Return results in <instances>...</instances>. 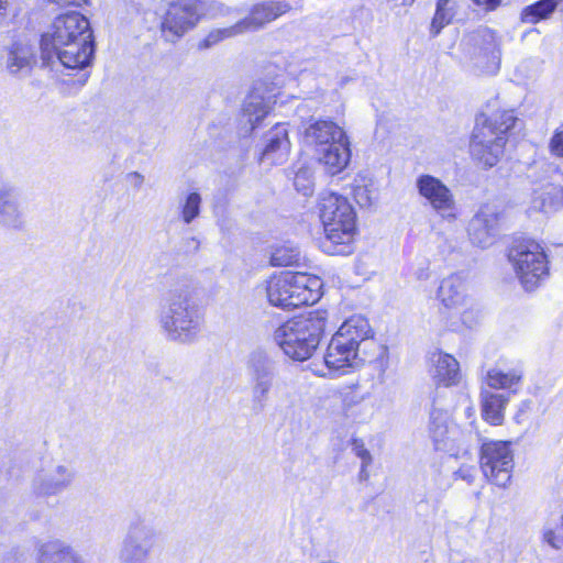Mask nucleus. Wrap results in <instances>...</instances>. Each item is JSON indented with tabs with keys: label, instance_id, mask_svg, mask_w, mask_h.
Returning a JSON list of instances; mask_svg holds the SVG:
<instances>
[{
	"label": "nucleus",
	"instance_id": "obj_1",
	"mask_svg": "<svg viewBox=\"0 0 563 563\" xmlns=\"http://www.w3.org/2000/svg\"><path fill=\"white\" fill-rule=\"evenodd\" d=\"M42 58L53 67L82 69L90 65L93 46L88 20L78 12L55 18L41 40Z\"/></svg>",
	"mask_w": 563,
	"mask_h": 563
},
{
	"label": "nucleus",
	"instance_id": "obj_2",
	"mask_svg": "<svg viewBox=\"0 0 563 563\" xmlns=\"http://www.w3.org/2000/svg\"><path fill=\"white\" fill-rule=\"evenodd\" d=\"M161 334L172 343L192 344L202 329L203 316L187 288L169 289L156 311Z\"/></svg>",
	"mask_w": 563,
	"mask_h": 563
},
{
	"label": "nucleus",
	"instance_id": "obj_3",
	"mask_svg": "<svg viewBox=\"0 0 563 563\" xmlns=\"http://www.w3.org/2000/svg\"><path fill=\"white\" fill-rule=\"evenodd\" d=\"M325 327L327 313L311 311L278 327L274 332V340L288 357L302 362L318 347Z\"/></svg>",
	"mask_w": 563,
	"mask_h": 563
},
{
	"label": "nucleus",
	"instance_id": "obj_4",
	"mask_svg": "<svg viewBox=\"0 0 563 563\" xmlns=\"http://www.w3.org/2000/svg\"><path fill=\"white\" fill-rule=\"evenodd\" d=\"M322 280L306 273L274 274L258 286L268 302L280 308L312 305L321 297Z\"/></svg>",
	"mask_w": 563,
	"mask_h": 563
},
{
	"label": "nucleus",
	"instance_id": "obj_5",
	"mask_svg": "<svg viewBox=\"0 0 563 563\" xmlns=\"http://www.w3.org/2000/svg\"><path fill=\"white\" fill-rule=\"evenodd\" d=\"M440 314L445 325L452 330L472 327L478 318L476 301L468 282L459 274L444 277L437 289Z\"/></svg>",
	"mask_w": 563,
	"mask_h": 563
},
{
	"label": "nucleus",
	"instance_id": "obj_6",
	"mask_svg": "<svg viewBox=\"0 0 563 563\" xmlns=\"http://www.w3.org/2000/svg\"><path fill=\"white\" fill-rule=\"evenodd\" d=\"M516 120L512 110H498L489 118L477 119L470 143L472 156L485 167L495 166L504 153L505 135Z\"/></svg>",
	"mask_w": 563,
	"mask_h": 563
},
{
	"label": "nucleus",
	"instance_id": "obj_7",
	"mask_svg": "<svg viewBox=\"0 0 563 563\" xmlns=\"http://www.w3.org/2000/svg\"><path fill=\"white\" fill-rule=\"evenodd\" d=\"M516 276L527 290L536 289L549 275L548 257L536 241H522L509 251Z\"/></svg>",
	"mask_w": 563,
	"mask_h": 563
},
{
	"label": "nucleus",
	"instance_id": "obj_8",
	"mask_svg": "<svg viewBox=\"0 0 563 563\" xmlns=\"http://www.w3.org/2000/svg\"><path fill=\"white\" fill-rule=\"evenodd\" d=\"M159 532L151 522L142 519L130 523L119 550L121 563H151L158 543Z\"/></svg>",
	"mask_w": 563,
	"mask_h": 563
},
{
	"label": "nucleus",
	"instance_id": "obj_9",
	"mask_svg": "<svg viewBox=\"0 0 563 563\" xmlns=\"http://www.w3.org/2000/svg\"><path fill=\"white\" fill-rule=\"evenodd\" d=\"M507 441H485L481 448V467L493 484L505 487L511 477L514 453Z\"/></svg>",
	"mask_w": 563,
	"mask_h": 563
},
{
	"label": "nucleus",
	"instance_id": "obj_10",
	"mask_svg": "<svg viewBox=\"0 0 563 563\" xmlns=\"http://www.w3.org/2000/svg\"><path fill=\"white\" fill-rule=\"evenodd\" d=\"M428 434L437 451L457 454L467 441V433L453 423L448 411L433 408L430 412Z\"/></svg>",
	"mask_w": 563,
	"mask_h": 563
},
{
	"label": "nucleus",
	"instance_id": "obj_11",
	"mask_svg": "<svg viewBox=\"0 0 563 563\" xmlns=\"http://www.w3.org/2000/svg\"><path fill=\"white\" fill-rule=\"evenodd\" d=\"M288 10L289 5L285 2H265L255 5L249 18L238 22L233 26L210 32L206 38V43L207 45H212L223 38L235 36L247 31L257 30L286 13Z\"/></svg>",
	"mask_w": 563,
	"mask_h": 563
},
{
	"label": "nucleus",
	"instance_id": "obj_12",
	"mask_svg": "<svg viewBox=\"0 0 563 563\" xmlns=\"http://www.w3.org/2000/svg\"><path fill=\"white\" fill-rule=\"evenodd\" d=\"M367 356V353H360L351 344L333 335L324 354V368L313 367L311 371L319 377L333 378L336 372L357 366Z\"/></svg>",
	"mask_w": 563,
	"mask_h": 563
},
{
	"label": "nucleus",
	"instance_id": "obj_13",
	"mask_svg": "<svg viewBox=\"0 0 563 563\" xmlns=\"http://www.w3.org/2000/svg\"><path fill=\"white\" fill-rule=\"evenodd\" d=\"M470 51L472 65L483 74L495 75L500 67V42L496 34L485 30L472 37Z\"/></svg>",
	"mask_w": 563,
	"mask_h": 563
},
{
	"label": "nucleus",
	"instance_id": "obj_14",
	"mask_svg": "<svg viewBox=\"0 0 563 563\" xmlns=\"http://www.w3.org/2000/svg\"><path fill=\"white\" fill-rule=\"evenodd\" d=\"M416 186L419 195L443 219L449 221L455 219L454 196L445 184L431 175H422L417 179Z\"/></svg>",
	"mask_w": 563,
	"mask_h": 563
},
{
	"label": "nucleus",
	"instance_id": "obj_15",
	"mask_svg": "<svg viewBox=\"0 0 563 563\" xmlns=\"http://www.w3.org/2000/svg\"><path fill=\"white\" fill-rule=\"evenodd\" d=\"M253 388L252 396L254 401L264 404L267 401L269 393L275 388L277 395H282L287 384L282 382L276 375L274 362L262 355L254 356L252 360Z\"/></svg>",
	"mask_w": 563,
	"mask_h": 563
},
{
	"label": "nucleus",
	"instance_id": "obj_16",
	"mask_svg": "<svg viewBox=\"0 0 563 563\" xmlns=\"http://www.w3.org/2000/svg\"><path fill=\"white\" fill-rule=\"evenodd\" d=\"M323 249L331 255H345L352 252L356 235V219L324 223Z\"/></svg>",
	"mask_w": 563,
	"mask_h": 563
},
{
	"label": "nucleus",
	"instance_id": "obj_17",
	"mask_svg": "<svg viewBox=\"0 0 563 563\" xmlns=\"http://www.w3.org/2000/svg\"><path fill=\"white\" fill-rule=\"evenodd\" d=\"M26 224L25 209L20 189L12 184L0 186V225L21 230Z\"/></svg>",
	"mask_w": 563,
	"mask_h": 563
},
{
	"label": "nucleus",
	"instance_id": "obj_18",
	"mask_svg": "<svg viewBox=\"0 0 563 563\" xmlns=\"http://www.w3.org/2000/svg\"><path fill=\"white\" fill-rule=\"evenodd\" d=\"M73 479L74 473L68 466L51 464L37 473L33 482V488L40 496H52L69 487Z\"/></svg>",
	"mask_w": 563,
	"mask_h": 563
},
{
	"label": "nucleus",
	"instance_id": "obj_19",
	"mask_svg": "<svg viewBox=\"0 0 563 563\" xmlns=\"http://www.w3.org/2000/svg\"><path fill=\"white\" fill-rule=\"evenodd\" d=\"M360 353H367L366 350H377L378 345L372 340V328L362 316H352L345 320L334 334Z\"/></svg>",
	"mask_w": 563,
	"mask_h": 563
},
{
	"label": "nucleus",
	"instance_id": "obj_20",
	"mask_svg": "<svg viewBox=\"0 0 563 563\" xmlns=\"http://www.w3.org/2000/svg\"><path fill=\"white\" fill-rule=\"evenodd\" d=\"M198 21L196 10L189 4H172L166 13L162 30L168 41H174L185 34Z\"/></svg>",
	"mask_w": 563,
	"mask_h": 563
},
{
	"label": "nucleus",
	"instance_id": "obj_21",
	"mask_svg": "<svg viewBox=\"0 0 563 563\" xmlns=\"http://www.w3.org/2000/svg\"><path fill=\"white\" fill-rule=\"evenodd\" d=\"M313 153L328 173L336 175L345 169L350 163L351 148L349 136L344 135Z\"/></svg>",
	"mask_w": 563,
	"mask_h": 563
},
{
	"label": "nucleus",
	"instance_id": "obj_22",
	"mask_svg": "<svg viewBox=\"0 0 563 563\" xmlns=\"http://www.w3.org/2000/svg\"><path fill=\"white\" fill-rule=\"evenodd\" d=\"M273 106L271 97H265L260 90H253L244 100L240 125L241 131L245 134L251 133L261 121L268 114Z\"/></svg>",
	"mask_w": 563,
	"mask_h": 563
},
{
	"label": "nucleus",
	"instance_id": "obj_23",
	"mask_svg": "<svg viewBox=\"0 0 563 563\" xmlns=\"http://www.w3.org/2000/svg\"><path fill=\"white\" fill-rule=\"evenodd\" d=\"M429 361V374L435 385L451 387L460 383V364L453 355L437 351L430 355Z\"/></svg>",
	"mask_w": 563,
	"mask_h": 563
},
{
	"label": "nucleus",
	"instance_id": "obj_24",
	"mask_svg": "<svg viewBox=\"0 0 563 563\" xmlns=\"http://www.w3.org/2000/svg\"><path fill=\"white\" fill-rule=\"evenodd\" d=\"M497 213L489 206H482L468 223L467 232L471 241L482 247L489 245L495 235Z\"/></svg>",
	"mask_w": 563,
	"mask_h": 563
},
{
	"label": "nucleus",
	"instance_id": "obj_25",
	"mask_svg": "<svg viewBox=\"0 0 563 563\" xmlns=\"http://www.w3.org/2000/svg\"><path fill=\"white\" fill-rule=\"evenodd\" d=\"M290 152L288 130L285 124H277L266 134V145L262 152L261 161L268 164L284 163Z\"/></svg>",
	"mask_w": 563,
	"mask_h": 563
},
{
	"label": "nucleus",
	"instance_id": "obj_26",
	"mask_svg": "<svg viewBox=\"0 0 563 563\" xmlns=\"http://www.w3.org/2000/svg\"><path fill=\"white\" fill-rule=\"evenodd\" d=\"M320 219L322 224L356 219L355 211L349 200L340 195L324 194L320 200Z\"/></svg>",
	"mask_w": 563,
	"mask_h": 563
},
{
	"label": "nucleus",
	"instance_id": "obj_27",
	"mask_svg": "<svg viewBox=\"0 0 563 563\" xmlns=\"http://www.w3.org/2000/svg\"><path fill=\"white\" fill-rule=\"evenodd\" d=\"M344 135L346 133L343 128L330 120L316 121L305 131L306 142L313 152Z\"/></svg>",
	"mask_w": 563,
	"mask_h": 563
},
{
	"label": "nucleus",
	"instance_id": "obj_28",
	"mask_svg": "<svg viewBox=\"0 0 563 563\" xmlns=\"http://www.w3.org/2000/svg\"><path fill=\"white\" fill-rule=\"evenodd\" d=\"M37 563H81L77 553L59 540H47L36 545Z\"/></svg>",
	"mask_w": 563,
	"mask_h": 563
},
{
	"label": "nucleus",
	"instance_id": "obj_29",
	"mask_svg": "<svg viewBox=\"0 0 563 563\" xmlns=\"http://www.w3.org/2000/svg\"><path fill=\"white\" fill-rule=\"evenodd\" d=\"M507 402L508 398L501 394H494L487 390L482 391L483 419L493 426L503 424Z\"/></svg>",
	"mask_w": 563,
	"mask_h": 563
},
{
	"label": "nucleus",
	"instance_id": "obj_30",
	"mask_svg": "<svg viewBox=\"0 0 563 563\" xmlns=\"http://www.w3.org/2000/svg\"><path fill=\"white\" fill-rule=\"evenodd\" d=\"M34 60L33 47L29 44L16 43L9 52L7 59V68L10 73L16 74L27 68Z\"/></svg>",
	"mask_w": 563,
	"mask_h": 563
},
{
	"label": "nucleus",
	"instance_id": "obj_31",
	"mask_svg": "<svg viewBox=\"0 0 563 563\" xmlns=\"http://www.w3.org/2000/svg\"><path fill=\"white\" fill-rule=\"evenodd\" d=\"M560 2L561 0H540L527 5L521 11V21L528 24H536L545 20L555 11Z\"/></svg>",
	"mask_w": 563,
	"mask_h": 563
},
{
	"label": "nucleus",
	"instance_id": "obj_32",
	"mask_svg": "<svg viewBox=\"0 0 563 563\" xmlns=\"http://www.w3.org/2000/svg\"><path fill=\"white\" fill-rule=\"evenodd\" d=\"M522 378V373L519 369L512 368L504 372L498 368H492L487 372L486 384L494 389H510L518 385Z\"/></svg>",
	"mask_w": 563,
	"mask_h": 563
},
{
	"label": "nucleus",
	"instance_id": "obj_33",
	"mask_svg": "<svg viewBox=\"0 0 563 563\" xmlns=\"http://www.w3.org/2000/svg\"><path fill=\"white\" fill-rule=\"evenodd\" d=\"M300 252L292 244H283L274 247L269 263L272 266H290L299 262Z\"/></svg>",
	"mask_w": 563,
	"mask_h": 563
},
{
	"label": "nucleus",
	"instance_id": "obj_34",
	"mask_svg": "<svg viewBox=\"0 0 563 563\" xmlns=\"http://www.w3.org/2000/svg\"><path fill=\"white\" fill-rule=\"evenodd\" d=\"M453 14L451 0H438L435 14L431 22V33L438 35L452 21Z\"/></svg>",
	"mask_w": 563,
	"mask_h": 563
},
{
	"label": "nucleus",
	"instance_id": "obj_35",
	"mask_svg": "<svg viewBox=\"0 0 563 563\" xmlns=\"http://www.w3.org/2000/svg\"><path fill=\"white\" fill-rule=\"evenodd\" d=\"M201 196L198 192H190L181 203V219L189 224L200 213Z\"/></svg>",
	"mask_w": 563,
	"mask_h": 563
},
{
	"label": "nucleus",
	"instance_id": "obj_36",
	"mask_svg": "<svg viewBox=\"0 0 563 563\" xmlns=\"http://www.w3.org/2000/svg\"><path fill=\"white\" fill-rule=\"evenodd\" d=\"M297 190L308 196L312 191V175L308 169H299L294 179Z\"/></svg>",
	"mask_w": 563,
	"mask_h": 563
},
{
	"label": "nucleus",
	"instance_id": "obj_37",
	"mask_svg": "<svg viewBox=\"0 0 563 563\" xmlns=\"http://www.w3.org/2000/svg\"><path fill=\"white\" fill-rule=\"evenodd\" d=\"M354 198L361 207H369L373 203V190L366 185H356L354 188Z\"/></svg>",
	"mask_w": 563,
	"mask_h": 563
},
{
	"label": "nucleus",
	"instance_id": "obj_38",
	"mask_svg": "<svg viewBox=\"0 0 563 563\" xmlns=\"http://www.w3.org/2000/svg\"><path fill=\"white\" fill-rule=\"evenodd\" d=\"M455 478L472 484L476 477V468L472 465H462L455 473Z\"/></svg>",
	"mask_w": 563,
	"mask_h": 563
},
{
	"label": "nucleus",
	"instance_id": "obj_39",
	"mask_svg": "<svg viewBox=\"0 0 563 563\" xmlns=\"http://www.w3.org/2000/svg\"><path fill=\"white\" fill-rule=\"evenodd\" d=\"M354 451L355 454L362 460V472H364L365 467L372 463V455L363 443L355 442Z\"/></svg>",
	"mask_w": 563,
	"mask_h": 563
},
{
	"label": "nucleus",
	"instance_id": "obj_40",
	"mask_svg": "<svg viewBox=\"0 0 563 563\" xmlns=\"http://www.w3.org/2000/svg\"><path fill=\"white\" fill-rule=\"evenodd\" d=\"M551 153L556 156H563V131H558L550 141Z\"/></svg>",
	"mask_w": 563,
	"mask_h": 563
},
{
	"label": "nucleus",
	"instance_id": "obj_41",
	"mask_svg": "<svg viewBox=\"0 0 563 563\" xmlns=\"http://www.w3.org/2000/svg\"><path fill=\"white\" fill-rule=\"evenodd\" d=\"M539 199L541 200V202L539 206H536V208H539L544 212H550L555 209V206L552 201V197L550 196V194L541 195Z\"/></svg>",
	"mask_w": 563,
	"mask_h": 563
},
{
	"label": "nucleus",
	"instance_id": "obj_42",
	"mask_svg": "<svg viewBox=\"0 0 563 563\" xmlns=\"http://www.w3.org/2000/svg\"><path fill=\"white\" fill-rule=\"evenodd\" d=\"M474 2L487 10H493L500 3V0H474Z\"/></svg>",
	"mask_w": 563,
	"mask_h": 563
},
{
	"label": "nucleus",
	"instance_id": "obj_43",
	"mask_svg": "<svg viewBox=\"0 0 563 563\" xmlns=\"http://www.w3.org/2000/svg\"><path fill=\"white\" fill-rule=\"evenodd\" d=\"M8 10V0H0V23L4 20Z\"/></svg>",
	"mask_w": 563,
	"mask_h": 563
},
{
	"label": "nucleus",
	"instance_id": "obj_44",
	"mask_svg": "<svg viewBox=\"0 0 563 563\" xmlns=\"http://www.w3.org/2000/svg\"><path fill=\"white\" fill-rule=\"evenodd\" d=\"M52 2L58 3V4H78L80 0H51Z\"/></svg>",
	"mask_w": 563,
	"mask_h": 563
},
{
	"label": "nucleus",
	"instance_id": "obj_45",
	"mask_svg": "<svg viewBox=\"0 0 563 563\" xmlns=\"http://www.w3.org/2000/svg\"><path fill=\"white\" fill-rule=\"evenodd\" d=\"M465 415L467 416V418H474V415H475V408L473 405H468L465 409Z\"/></svg>",
	"mask_w": 563,
	"mask_h": 563
},
{
	"label": "nucleus",
	"instance_id": "obj_46",
	"mask_svg": "<svg viewBox=\"0 0 563 563\" xmlns=\"http://www.w3.org/2000/svg\"><path fill=\"white\" fill-rule=\"evenodd\" d=\"M130 177L135 179V183L137 185H141L143 183V177L140 174H137V173L131 174Z\"/></svg>",
	"mask_w": 563,
	"mask_h": 563
},
{
	"label": "nucleus",
	"instance_id": "obj_47",
	"mask_svg": "<svg viewBox=\"0 0 563 563\" xmlns=\"http://www.w3.org/2000/svg\"><path fill=\"white\" fill-rule=\"evenodd\" d=\"M556 196H558V198L560 199L561 205L563 206V189H561L560 191H558Z\"/></svg>",
	"mask_w": 563,
	"mask_h": 563
}]
</instances>
